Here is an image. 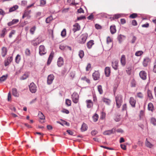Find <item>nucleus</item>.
Listing matches in <instances>:
<instances>
[{
    "mask_svg": "<svg viewBox=\"0 0 156 156\" xmlns=\"http://www.w3.org/2000/svg\"><path fill=\"white\" fill-rule=\"evenodd\" d=\"M115 99L116 106L119 108L121 105L122 102V97L121 95H118L115 97Z\"/></svg>",
    "mask_w": 156,
    "mask_h": 156,
    "instance_id": "f257e3e1",
    "label": "nucleus"
},
{
    "mask_svg": "<svg viewBox=\"0 0 156 156\" xmlns=\"http://www.w3.org/2000/svg\"><path fill=\"white\" fill-rule=\"evenodd\" d=\"M29 88L30 91L32 93H35L37 91V87L34 83L30 84Z\"/></svg>",
    "mask_w": 156,
    "mask_h": 156,
    "instance_id": "f03ea898",
    "label": "nucleus"
},
{
    "mask_svg": "<svg viewBox=\"0 0 156 156\" xmlns=\"http://www.w3.org/2000/svg\"><path fill=\"white\" fill-rule=\"evenodd\" d=\"M73 101L75 103H77L79 101V95L76 92H74L72 95Z\"/></svg>",
    "mask_w": 156,
    "mask_h": 156,
    "instance_id": "7ed1b4c3",
    "label": "nucleus"
},
{
    "mask_svg": "<svg viewBox=\"0 0 156 156\" xmlns=\"http://www.w3.org/2000/svg\"><path fill=\"white\" fill-rule=\"evenodd\" d=\"M88 34L86 33H84L81 35L80 36L81 41H80V43L81 44L84 43L87 38Z\"/></svg>",
    "mask_w": 156,
    "mask_h": 156,
    "instance_id": "20e7f679",
    "label": "nucleus"
},
{
    "mask_svg": "<svg viewBox=\"0 0 156 156\" xmlns=\"http://www.w3.org/2000/svg\"><path fill=\"white\" fill-rule=\"evenodd\" d=\"M46 51L45 49L44 46V45H40L39 47V53L41 55L45 54Z\"/></svg>",
    "mask_w": 156,
    "mask_h": 156,
    "instance_id": "39448f33",
    "label": "nucleus"
},
{
    "mask_svg": "<svg viewBox=\"0 0 156 156\" xmlns=\"http://www.w3.org/2000/svg\"><path fill=\"white\" fill-rule=\"evenodd\" d=\"M54 79V76L53 74H50L48 76L47 78V82L48 85L51 84Z\"/></svg>",
    "mask_w": 156,
    "mask_h": 156,
    "instance_id": "423d86ee",
    "label": "nucleus"
},
{
    "mask_svg": "<svg viewBox=\"0 0 156 156\" xmlns=\"http://www.w3.org/2000/svg\"><path fill=\"white\" fill-rule=\"evenodd\" d=\"M151 62V59L148 57L145 58L143 60V64L144 67H147Z\"/></svg>",
    "mask_w": 156,
    "mask_h": 156,
    "instance_id": "0eeeda50",
    "label": "nucleus"
},
{
    "mask_svg": "<svg viewBox=\"0 0 156 156\" xmlns=\"http://www.w3.org/2000/svg\"><path fill=\"white\" fill-rule=\"evenodd\" d=\"M139 75L141 78L144 80H145L147 78V74L144 71H141Z\"/></svg>",
    "mask_w": 156,
    "mask_h": 156,
    "instance_id": "6e6552de",
    "label": "nucleus"
},
{
    "mask_svg": "<svg viewBox=\"0 0 156 156\" xmlns=\"http://www.w3.org/2000/svg\"><path fill=\"white\" fill-rule=\"evenodd\" d=\"M92 76L94 80H97L100 78V74L98 71H95L93 73Z\"/></svg>",
    "mask_w": 156,
    "mask_h": 156,
    "instance_id": "1a4fd4ad",
    "label": "nucleus"
},
{
    "mask_svg": "<svg viewBox=\"0 0 156 156\" xmlns=\"http://www.w3.org/2000/svg\"><path fill=\"white\" fill-rule=\"evenodd\" d=\"M80 29V27L78 23H76L73 26V28L72 30L74 33L75 32L79 30Z\"/></svg>",
    "mask_w": 156,
    "mask_h": 156,
    "instance_id": "9d476101",
    "label": "nucleus"
},
{
    "mask_svg": "<svg viewBox=\"0 0 156 156\" xmlns=\"http://www.w3.org/2000/svg\"><path fill=\"white\" fill-rule=\"evenodd\" d=\"M64 63L63 59L61 57L58 58L57 61V65L59 67L62 66Z\"/></svg>",
    "mask_w": 156,
    "mask_h": 156,
    "instance_id": "9b49d317",
    "label": "nucleus"
},
{
    "mask_svg": "<svg viewBox=\"0 0 156 156\" xmlns=\"http://www.w3.org/2000/svg\"><path fill=\"white\" fill-rule=\"evenodd\" d=\"M120 62L121 65L124 66L126 65V62L125 56L124 55H122L120 59Z\"/></svg>",
    "mask_w": 156,
    "mask_h": 156,
    "instance_id": "f8f14e48",
    "label": "nucleus"
},
{
    "mask_svg": "<svg viewBox=\"0 0 156 156\" xmlns=\"http://www.w3.org/2000/svg\"><path fill=\"white\" fill-rule=\"evenodd\" d=\"M129 103L131 106L133 107H135L136 103V101L132 97L130 98L129 99Z\"/></svg>",
    "mask_w": 156,
    "mask_h": 156,
    "instance_id": "ddd939ff",
    "label": "nucleus"
},
{
    "mask_svg": "<svg viewBox=\"0 0 156 156\" xmlns=\"http://www.w3.org/2000/svg\"><path fill=\"white\" fill-rule=\"evenodd\" d=\"M54 55V52L53 51H52L51 53H50L49 56V58L48 59V62H47V64L48 65H49L52 61V59L53 55Z\"/></svg>",
    "mask_w": 156,
    "mask_h": 156,
    "instance_id": "4468645a",
    "label": "nucleus"
},
{
    "mask_svg": "<svg viewBox=\"0 0 156 156\" xmlns=\"http://www.w3.org/2000/svg\"><path fill=\"white\" fill-rule=\"evenodd\" d=\"M126 38L125 36L122 34H119L118 35L117 39L120 43H121L123 40Z\"/></svg>",
    "mask_w": 156,
    "mask_h": 156,
    "instance_id": "2eb2a0df",
    "label": "nucleus"
},
{
    "mask_svg": "<svg viewBox=\"0 0 156 156\" xmlns=\"http://www.w3.org/2000/svg\"><path fill=\"white\" fill-rule=\"evenodd\" d=\"M86 103L87 104V108H91L93 106V103L92 102V101L90 100H86Z\"/></svg>",
    "mask_w": 156,
    "mask_h": 156,
    "instance_id": "dca6fc26",
    "label": "nucleus"
},
{
    "mask_svg": "<svg viewBox=\"0 0 156 156\" xmlns=\"http://www.w3.org/2000/svg\"><path fill=\"white\" fill-rule=\"evenodd\" d=\"M118 61L117 60L115 61L112 62V66L115 70H116L118 67Z\"/></svg>",
    "mask_w": 156,
    "mask_h": 156,
    "instance_id": "f3484780",
    "label": "nucleus"
},
{
    "mask_svg": "<svg viewBox=\"0 0 156 156\" xmlns=\"http://www.w3.org/2000/svg\"><path fill=\"white\" fill-rule=\"evenodd\" d=\"M12 95L15 97H18L19 96V93L17 91V90L15 88H12Z\"/></svg>",
    "mask_w": 156,
    "mask_h": 156,
    "instance_id": "a211bd4d",
    "label": "nucleus"
},
{
    "mask_svg": "<svg viewBox=\"0 0 156 156\" xmlns=\"http://www.w3.org/2000/svg\"><path fill=\"white\" fill-rule=\"evenodd\" d=\"M38 39V38H35L33 40L31 41V42L32 45L34 46H36L39 44L40 43L39 41H37V40Z\"/></svg>",
    "mask_w": 156,
    "mask_h": 156,
    "instance_id": "6ab92c4d",
    "label": "nucleus"
},
{
    "mask_svg": "<svg viewBox=\"0 0 156 156\" xmlns=\"http://www.w3.org/2000/svg\"><path fill=\"white\" fill-rule=\"evenodd\" d=\"M105 74L107 77L109 76L110 73V69L109 67H107L105 68Z\"/></svg>",
    "mask_w": 156,
    "mask_h": 156,
    "instance_id": "aec40b11",
    "label": "nucleus"
},
{
    "mask_svg": "<svg viewBox=\"0 0 156 156\" xmlns=\"http://www.w3.org/2000/svg\"><path fill=\"white\" fill-rule=\"evenodd\" d=\"M7 50L5 47H3L2 49L1 54L2 57H4L7 53Z\"/></svg>",
    "mask_w": 156,
    "mask_h": 156,
    "instance_id": "412c9836",
    "label": "nucleus"
},
{
    "mask_svg": "<svg viewBox=\"0 0 156 156\" xmlns=\"http://www.w3.org/2000/svg\"><path fill=\"white\" fill-rule=\"evenodd\" d=\"M19 22L18 19H13L12 21L9 22L8 23V25L9 26H10L13 24L17 23Z\"/></svg>",
    "mask_w": 156,
    "mask_h": 156,
    "instance_id": "4be33fe9",
    "label": "nucleus"
},
{
    "mask_svg": "<svg viewBox=\"0 0 156 156\" xmlns=\"http://www.w3.org/2000/svg\"><path fill=\"white\" fill-rule=\"evenodd\" d=\"M94 41L91 40L90 41L87 43V46L89 49H90L91 48L93 45L94 44Z\"/></svg>",
    "mask_w": 156,
    "mask_h": 156,
    "instance_id": "5701e85b",
    "label": "nucleus"
},
{
    "mask_svg": "<svg viewBox=\"0 0 156 156\" xmlns=\"http://www.w3.org/2000/svg\"><path fill=\"white\" fill-rule=\"evenodd\" d=\"M110 30L111 33L113 34L116 32V29L115 25L111 26L110 27Z\"/></svg>",
    "mask_w": 156,
    "mask_h": 156,
    "instance_id": "b1692460",
    "label": "nucleus"
},
{
    "mask_svg": "<svg viewBox=\"0 0 156 156\" xmlns=\"http://www.w3.org/2000/svg\"><path fill=\"white\" fill-rule=\"evenodd\" d=\"M87 125L85 123H83L82 125L81 129L82 132H84L86 131L87 129Z\"/></svg>",
    "mask_w": 156,
    "mask_h": 156,
    "instance_id": "393cba45",
    "label": "nucleus"
},
{
    "mask_svg": "<svg viewBox=\"0 0 156 156\" xmlns=\"http://www.w3.org/2000/svg\"><path fill=\"white\" fill-rule=\"evenodd\" d=\"M123 14H117L114 15L113 17V19H117L123 16Z\"/></svg>",
    "mask_w": 156,
    "mask_h": 156,
    "instance_id": "a878e982",
    "label": "nucleus"
},
{
    "mask_svg": "<svg viewBox=\"0 0 156 156\" xmlns=\"http://www.w3.org/2000/svg\"><path fill=\"white\" fill-rule=\"evenodd\" d=\"M113 132V129H111L105 131L103 133V134L105 135H109L112 133Z\"/></svg>",
    "mask_w": 156,
    "mask_h": 156,
    "instance_id": "bb28decb",
    "label": "nucleus"
},
{
    "mask_svg": "<svg viewBox=\"0 0 156 156\" xmlns=\"http://www.w3.org/2000/svg\"><path fill=\"white\" fill-rule=\"evenodd\" d=\"M145 144L146 146L148 147L151 148L153 146V145L151 144L149 142L147 141V139H146V140L145 142Z\"/></svg>",
    "mask_w": 156,
    "mask_h": 156,
    "instance_id": "cd10ccee",
    "label": "nucleus"
},
{
    "mask_svg": "<svg viewBox=\"0 0 156 156\" xmlns=\"http://www.w3.org/2000/svg\"><path fill=\"white\" fill-rule=\"evenodd\" d=\"M30 10L27 11L25 10L24 11V13L23 16L22 18H24L25 17L28 16L30 13Z\"/></svg>",
    "mask_w": 156,
    "mask_h": 156,
    "instance_id": "c85d7f7f",
    "label": "nucleus"
},
{
    "mask_svg": "<svg viewBox=\"0 0 156 156\" xmlns=\"http://www.w3.org/2000/svg\"><path fill=\"white\" fill-rule=\"evenodd\" d=\"M7 32L6 29L5 28H4L2 31L1 36L2 37H4L5 34Z\"/></svg>",
    "mask_w": 156,
    "mask_h": 156,
    "instance_id": "c756f323",
    "label": "nucleus"
},
{
    "mask_svg": "<svg viewBox=\"0 0 156 156\" xmlns=\"http://www.w3.org/2000/svg\"><path fill=\"white\" fill-rule=\"evenodd\" d=\"M102 101L105 103L107 105H109L110 102H111V101L108 99L104 98L102 99Z\"/></svg>",
    "mask_w": 156,
    "mask_h": 156,
    "instance_id": "7c9ffc66",
    "label": "nucleus"
},
{
    "mask_svg": "<svg viewBox=\"0 0 156 156\" xmlns=\"http://www.w3.org/2000/svg\"><path fill=\"white\" fill-rule=\"evenodd\" d=\"M18 8V6L17 5H15L12 8H10L9 9V12H12L14 11Z\"/></svg>",
    "mask_w": 156,
    "mask_h": 156,
    "instance_id": "2f4dec72",
    "label": "nucleus"
},
{
    "mask_svg": "<svg viewBox=\"0 0 156 156\" xmlns=\"http://www.w3.org/2000/svg\"><path fill=\"white\" fill-rule=\"evenodd\" d=\"M153 108V106L152 104L151 103H149L148 105V109L149 111H152Z\"/></svg>",
    "mask_w": 156,
    "mask_h": 156,
    "instance_id": "473e14b6",
    "label": "nucleus"
},
{
    "mask_svg": "<svg viewBox=\"0 0 156 156\" xmlns=\"http://www.w3.org/2000/svg\"><path fill=\"white\" fill-rule=\"evenodd\" d=\"M36 27L35 26H34L31 28L30 30V33L31 34H34V32L36 29Z\"/></svg>",
    "mask_w": 156,
    "mask_h": 156,
    "instance_id": "72a5a7b5",
    "label": "nucleus"
},
{
    "mask_svg": "<svg viewBox=\"0 0 156 156\" xmlns=\"http://www.w3.org/2000/svg\"><path fill=\"white\" fill-rule=\"evenodd\" d=\"M53 18L52 16H51L47 17L46 19V23H50L51 21L52 20Z\"/></svg>",
    "mask_w": 156,
    "mask_h": 156,
    "instance_id": "f704fd0d",
    "label": "nucleus"
},
{
    "mask_svg": "<svg viewBox=\"0 0 156 156\" xmlns=\"http://www.w3.org/2000/svg\"><path fill=\"white\" fill-rule=\"evenodd\" d=\"M7 76L3 75L0 77V81L2 82L5 81L7 78Z\"/></svg>",
    "mask_w": 156,
    "mask_h": 156,
    "instance_id": "c9c22d12",
    "label": "nucleus"
},
{
    "mask_svg": "<svg viewBox=\"0 0 156 156\" xmlns=\"http://www.w3.org/2000/svg\"><path fill=\"white\" fill-rule=\"evenodd\" d=\"M98 89L100 94H102L103 93V90L101 85H99L98 87Z\"/></svg>",
    "mask_w": 156,
    "mask_h": 156,
    "instance_id": "e433bc0d",
    "label": "nucleus"
},
{
    "mask_svg": "<svg viewBox=\"0 0 156 156\" xmlns=\"http://www.w3.org/2000/svg\"><path fill=\"white\" fill-rule=\"evenodd\" d=\"M147 94L148 96L150 99H151L153 98V96L151 90H148L147 91Z\"/></svg>",
    "mask_w": 156,
    "mask_h": 156,
    "instance_id": "4c0bfd02",
    "label": "nucleus"
},
{
    "mask_svg": "<svg viewBox=\"0 0 156 156\" xmlns=\"http://www.w3.org/2000/svg\"><path fill=\"white\" fill-rule=\"evenodd\" d=\"M38 116L40 119H45V116L41 112L39 113Z\"/></svg>",
    "mask_w": 156,
    "mask_h": 156,
    "instance_id": "58836bf2",
    "label": "nucleus"
},
{
    "mask_svg": "<svg viewBox=\"0 0 156 156\" xmlns=\"http://www.w3.org/2000/svg\"><path fill=\"white\" fill-rule=\"evenodd\" d=\"M20 59V55H17L15 58L16 62V63H19Z\"/></svg>",
    "mask_w": 156,
    "mask_h": 156,
    "instance_id": "ea45409f",
    "label": "nucleus"
},
{
    "mask_svg": "<svg viewBox=\"0 0 156 156\" xmlns=\"http://www.w3.org/2000/svg\"><path fill=\"white\" fill-rule=\"evenodd\" d=\"M84 52L83 51L81 50L79 51V55L81 58H83L84 56Z\"/></svg>",
    "mask_w": 156,
    "mask_h": 156,
    "instance_id": "a19ab883",
    "label": "nucleus"
},
{
    "mask_svg": "<svg viewBox=\"0 0 156 156\" xmlns=\"http://www.w3.org/2000/svg\"><path fill=\"white\" fill-rule=\"evenodd\" d=\"M66 104L68 106H70L71 105V101L69 99H66Z\"/></svg>",
    "mask_w": 156,
    "mask_h": 156,
    "instance_id": "79ce46f5",
    "label": "nucleus"
},
{
    "mask_svg": "<svg viewBox=\"0 0 156 156\" xmlns=\"http://www.w3.org/2000/svg\"><path fill=\"white\" fill-rule=\"evenodd\" d=\"M28 77V75L27 74H24L20 78L21 80H24L26 79Z\"/></svg>",
    "mask_w": 156,
    "mask_h": 156,
    "instance_id": "37998d69",
    "label": "nucleus"
},
{
    "mask_svg": "<svg viewBox=\"0 0 156 156\" xmlns=\"http://www.w3.org/2000/svg\"><path fill=\"white\" fill-rule=\"evenodd\" d=\"M143 53V52L142 51H136L135 54V55L136 56H139L141 55Z\"/></svg>",
    "mask_w": 156,
    "mask_h": 156,
    "instance_id": "c03bdc74",
    "label": "nucleus"
},
{
    "mask_svg": "<svg viewBox=\"0 0 156 156\" xmlns=\"http://www.w3.org/2000/svg\"><path fill=\"white\" fill-rule=\"evenodd\" d=\"M66 30L65 29H64L62 31L61 33V35L62 37H64L66 35Z\"/></svg>",
    "mask_w": 156,
    "mask_h": 156,
    "instance_id": "a18cd8bd",
    "label": "nucleus"
},
{
    "mask_svg": "<svg viewBox=\"0 0 156 156\" xmlns=\"http://www.w3.org/2000/svg\"><path fill=\"white\" fill-rule=\"evenodd\" d=\"M151 122L154 125H156V119L154 118H152L151 119Z\"/></svg>",
    "mask_w": 156,
    "mask_h": 156,
    "instance_id": "49530a36",
    "label": "nucleus"
},
{
    "mask_svg": "<svg viewBox=\"0 0 156 156\" xmlns=\"http://www.w3.org/2000/svg\"><path fill=\"white\" fill-rule=\"evenodd\" d=\"M131 86L132 87H134L136 85V82L135 80H132L131 81Z\"/></svg>",
    "mask_w": 156,
    "mask_h": 156,
    "instance_id": "de8ad7c7",
    "label": "nucleus"
},
{
    "mask_svg": "<svg viewBox=\"0 0 156 156\" xmlns=\"http://www.w3.org/2000/svg\"><path fill=\"white\" fill-rule=\"evenodd\" d=\"M98 115L96 114L94 116H93V119L94 122H96L98 120Z\"/></svg>",
    "mask_w": 156,
    "mask_h": 156,
    "instance_id": "09e8293b",
    "label": "nucleus"
},
{
    "mask_svg": "<svg viewBox=\"0 0 156 156\" xmlns=\"http://www.w3.org/2000/svg\"><path fill=\"white\" fill-rule=\"evenodd\" d=\"M137 16V15L136 13H133L129 16V17L132 18H136Z\"/></svg>",
    "mask_w": 156,
    "mask_h": 156,
    "instance_id": "8fccbe9b",
    "label": "nucleus"
},
{
    "mask_svg": "<svg viewBox=\"0 0 156 156\" xmlns=\"http://www.w3.org/2000/svg\"><path fill=\"white\" fill-rule=\"evenodd\" d=\"M137 96L140 98H143V95L141 92L138 93L137 95Z\"/></svg>",
    "mask_w": 156,
    "mask_h": 156,
    "instance_id": "3c124183",
    "label": "nucleus"
},
{
    "mask_svg": "<svg viewBox=\"0 0 156 156\" xmlns=\"http://www.w3.org/2000/svg\"><path fill=\"white\" fill-rule=\"evenodd\" d=\"M15 31L14 30H12L9 33V38H11L13 35L15 34Z\"/></svg>",
    "mask_w": 156,
    "mask_h": 156,
    "instance_id": "603ef678",
    "label": "nucleus"
},
{
    "mask_svg": "<svg viewBox=\"0 0 156 156\" xmlns=\"http://www.w3.org/2000/svg\"><path fill=\"white\" fill-rule=\"evenodd\" d=\"M105 113L104 112H102L101 113V118L102 119H104L105 117Z\"/></svg>",
    "mask_w": 156,
    "mask_h": 156,
    "instance_id": "864d4df0",
    "label": "nucleus"
},
{
    "mask_svg": "<svg viewBox=\"0 0 156 156\" xmlns=\"http://www.w3.org/2000/svg\"><path fill=\"white\" fill-rule=\"evenodd\" d=\"M154 65L153 67V71L154 73H156V60L154 63Z\"/></svg>",
    "mask_w": 156,
    "mask_h": 156,
    "instance_id": "5fc2aeb1",
    "label": "nucleus"
},
{
    "mask_svg": "<svg viewBox=\"0 0 156 156\" xmlns=\"http://www.w3.org/2000/svg\"><path fill=\"white\" fill-rule=\"evenodd\" d=\"M46 3V1L44 0H41L40 1V5L41 6H44Z\"/></svg>",
    "mask_w": 156,
    "mask_h": 156,
    "instance_id": "6e6d98bb",
    "label": "nucleus"
},
{
    "mask_svg": "<svg viewBox=\"0 0 156 156\" xmlns=\"http://www.w3.org/2000/svg\"><path fill=\"white\" fill-rule=\"evenodd\" d=\"M94 18V16L93 13L91 14L87 17V19L89 20H92Z\"/></svg>",
    "mask_w": 156,
    "mask_h": 156,
    "instance_id": "4d7b16f0",
    "label": "nucleus"
},
{
    "mask_svg": "<svg viewBox=\"0 0 156 156\" xmlns=\"http://www.w3.org/2000/svg\"><path fill=\"white\" fill-rule=\"evenodd\" d=\"M62 112L64 113H65L67 114H68L69 113V110L66 109H63L62 110Z\"/></svg>",
    "mask_w": 156,
    "mask_h": 156,
    "instance_id": "13d9d810",
    "label": "nucleus"
},
{
    "mask_svg": "<svg viewBox=\"0 0 156 156\" xmlns=\"http://www.w3.org/2000/svg\"><path fill=\"white\" fill-rule=\"evenodd\" d=\"M4 63H5V66H8L10 64V62H9L7 60L5 59V60Z\"/></svg>",
    "mask_w": 156,
    "mask_h": 156,
    "instance_id": "bf43d9fd",
    "label": "nucleus"
},
{
    "mask_svg": "<svg viewBox=\"0 0 156 156\" xmlns=\"http://www.w3.org/2000/svg\"><path fill=\"white\" fill-rule=\"evenodd\" d=\"M136 37L135 36H133V37L132 39L131 40V43L133 44L134 43L136 40Z\"/></svg>",
    "mask_w": 156,
    "mask_h": 156,
    "instance_id": "052dcab7",
    "label": "nucleus"
},
{
    "mask_svg": "<svg viewBox=\"0 0 156 156\" xmlns=\"http://www.w3.org/2000/svg\"><path fill=\"white\" fill-rule=\"evenodd\" d=\"M132 24L134 26H136L137 24L136 21L135 20H133L132 21Z\"/></svg>",
    "mask_w": 156,
    "mask_h": 156,
    "instance_id": "680f3d73",
    "label": "nucleus"
},
{
    "mask_svg": "<svg viewBox=\"0 0 156 156\" xmlns=\"http://www.w3.org/2000/svg\"><path fill=\"white\" fill-rule=\"evenodd\" d=\"M66 131L67 133L71 135H73L74 133L70 130H67Z\"/></svg>",
    "mask_w": 156,
    "mask_h": 156,
    "instance_id": "e2e57ef3",
    "label": "nucleus"
},
{
    "mask_svg": "<svg viewBox=\"0 0 156 156\" xmlns=\"http://www.w3.org/2000/svg\"><path fill=\"white\" fill-rule=\"evenodd\" d=\"M86 17L85 16H81L80 17H78L77 20H80L82 19H85Z\"/></svg>",
    "mask_w": 156,
    "mask_h": 156,
    "instance_id": "0e129e2a",
    "label": "nucleus"
},
{
    "mask_svg": "<svg viewBox=\"0 0 156 156\" xmlns=\"http://www.w3.org/2000/svg\"><path fill=\"white\" fill-rule=\"evenodd\" d=\"M98 132L96 130H93L91 132V133L92 135H95L97 134Z\"/></svg>",
    "mask_w": 156,
    "mask_h": 156,
    "instance_id": "69168bd1",
    "label": "nucleus"
},
{
    "mask_svg": "<svg viewBox=\"0 0 156 156\" xmlns=\"http://www.w3.org/2000/svg\"><path fill=\"white\" fill-rule=\"evenodd\" d=\"M77 12L79 13H84V10L81 8L78 10Z\"/></svg>",
    "mask_w": 156,
    "mask_h": 156,
    "instance_id": "338daca9",
    "label": "nucleus"
},
{
    "mask_svg": "<svg viewBox=\"0 0 156 156\" xmlns=\"http://www.w3.org/2000/svg\"><path fill=\"white\" fill-rule=\"evenodd\" d=\"M91 67V65L90 63H88L87 66L86 67V70L88 71L89 70V69Z\"/></svg>",
    "mask_w": 156,
    "mask_h": 156,
    "instance_id": "774afa93",
    "label": "nucleus"
}]
</instances>
